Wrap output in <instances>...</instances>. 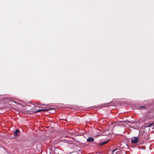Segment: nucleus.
<instances>
[{"label": "nucleus", "instance_id": "f257e3e1", "mask_svg": "<svg viewBox=\"0 0 154 154\" xmlns=\"http://www.w3.org/2000/svg\"><path fill=\"white\" fill-rule=\"evenodd\" d=\"M35 106L39 108H44V106H48V104H40L38 102H36L35 104Z\"/></svg>", "mask_w": 154, "mask_h": 154}, {"label": "nucleus", "instance_id": "20e7f679", "mask_svg": "<svg viewBox=\"0 0 154 154\" xmlns=\"http://www.w3.org/2000/svg\"><path fill=\"white\" fill-rule=\"evenodd\" d=\"M94 141V139L92 137H89L87 139V141L89 142H93Z\"/></svg>", "mask_w": 154, "mask_h": 154}, {"label": "nucleus", "instance_id": "423d86ee", "mask_svg": "<svg viewBox=\"0 0 154 154\" xmlns=\"http://www.w3.org/2000/svg\"><path fill=\"white\" fill-rule=\"evenodd\" d=\"M19 131V130L18 129H16L15 131L14 132L16 135L18 133Z\"/></svg>", "mask_w": 154, "mask_h": 154}, {"label": "nucleus", "instance_id": "0eeeda50", "mask_svg": "<svg viewBox=\"0 0 154 154\" xmlns=\"http://www.w3.org/2000/svg\"><path fill=\"white\" fill-rule=\"evenodd\" d=\"M146 107L145 106H142L140 108V109H146Z\"/></svg>", "mask_w": 154, "mask_h": 154}, {"label": "nucleus", "instance_id": "39448f33", "mask_svg": "<svg viewBox=\"0 0 154 154\" xmlns=\"http://www.w3.org/2000/svg\"><path fill=\"white\" fill-rule=\"evenodd\" d=\"M109 141V140H106V141H104L103 142H102L101 143H100L99 145L100 146H102V145H104L105 144H106V143H107V142Z\"/></svg>", "mask_w": 154, "mask_h": 154}, {"label": "nucleus", "instance_id": "9d476101", "mask_svg": "<svg viewBox=\"0 0 154 154\" xmlns=\"http://www.w3.org/2000/svg\"><path fill=\"white\" fill-rule=\"evenodd\" d=\"M78 151L79 152H80L81 151V150L80 149H79L78 150Z\"/></svg>", "mask_w": 154, "mask_h": 154}, {"label": "nucleus", "instance_id": "1a4fd4ad", "mask_svg": "<svg viewBox=\"0 0 154 154\" xmlns=\"http://www.w3.org/2000/svg\"><path fill=\"white\" fill-rule=\"evenodd\" d=\"M117 148H116L113 151V152H114V151H115L116 150H117Z\"/></svg>", "mask_w": 154, "mask_h": 154}, {"label": "nucleus", "instance_id": "f03ea898", "mask_svg": "<svg viewBox=\"0 0 154 154\" xmlns=\"http://www.w3.org/2000/svg\"><path fill=\"white\" fill-rule=\"evenodd\" d=\"M139 141V139L137 137H132L131 138V141L133 143H136L138 142Z\"/></svg>", "mask_w": 154, "mask_h": 154}, {"label": "nucleus", "instance_id": "6e6552de", "mask_svg": "<svg viewBox=\"0 0 154 154\" xmlns=\"http://www.w3.org/2000/svg\"><path fill=\"white\" fill-rule=\"evenodd\" d=\"M152 125V124H149L147 126H146V127H150Z\"/></svg>", "mask_w": 154, "mask_h": 154}, {"label": "nucleus", "instance_id": "7ed1b4c3", "mask_svg": "<svg viewBox=\"0 0 154 154\" xmlns=\"http://www.w3.org/2000/svg\"><path fill=\"white\" fill-rule=\"evenodd\" d=\"M54 108H51L48 109H39L37 110H36L34 112V113H36L37 112H39L41 111H47L48 110H49L51 109H53Z\"/></svg>", "mask_w": 154, "mask_h": 154}]
</instances>
